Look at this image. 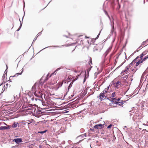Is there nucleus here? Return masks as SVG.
Listing matches in <instances>:
<instances>
[{
  "mask_svg": "<svg viewBox=\"0 0 148 148\" xmlns=\"http://www.w3.org/2000/svg\"><path fill=\"white\" fill-rule=\"evenodd\" d=\"M144 73H143L141 77V79H143L144 77Z\"/></svg>",
  "mask_w": 148,
  "mask_h": 148,
  "instance_id": "nucleus-39",
  "label": "nucleus"
},
{
  "mask_svg": "<svg viewBox=\"0 0 148 148\" xmlns=\"http://www.w3.org/2000/svg\"><path fill=\"white\" fill-rule=\"evenodd\" d=\"M135 64L134 63L132 62L129 64L130 66H132L133 65Z\"/></svg>",
  "mask_w": 148,
  "mask_h": 148,
  "instance_id": "nucleus-31",
  "label": "nucleus"
},
{
  "mask_svg": "<svg viewBox=\"0 0 148 148\" xmlns=\"http://www.w3.org/2000/svg\"><path fill=\"white\" fill-rule=\"evenodd\" d=\"M107 92V90H106V89H104V90H103L102 92V93H103L104 94H105Z\"/></svg>",
  "mask_w": 148,
  "mask_h": 148,
  "instance_id": "nucleus-30",
  "label": "nucleus"
},
{
  "mask_svg": "<svg viewBox=\"0 0 148 148\" xmlns=\"http://www.w3.org/2000/svg\"><path fill=\"white\" fill-rule=\"evenodd\" d=\"M62 84H63V83H61V84L60 85V86H62Z\"/></svg>",
  "mask_w": 148,
  "mask_h": 148,
  "instance_id": "nucleus-63",
  "label": "nucleus"
},
{
  "mask_svg": "<svg viewBox=\"0 0 148 148\" xmlns=\"http://www.w3.org/2000/svg\"><path fill=\"white\" fill-rule=\"evenodd\" d=\"M13 141L15 142L16 144H19L22 142V139L21 138L14 139L13 140Z\"/></svg>",
  "mask_w": 148,
  "mask_h": 148,
  "instance_id": "nucleus-6",
  "label": "nucleus"
},
{
  "mask_svg": "<svg viewBox=\"0 0 148 148\" xmlns=\"http://www.w3.org/2000/svg\"><path fill=\"white\" fill-rule=\"evenodd\" d=\"M148 58V55L145 56L143 58H142V59H141V60H143V62L145 61L146 59Z\"/></svg>",
  "mask_w": 148,
  "mask_h": 148,
  "instance_id": "nucleus-19",
  "label": "nucleus"
},
{
  "mask_svg": "<svg viewBox=\"0 0 148 148\" xmlns=\"http://www.w3.org/2000/svg\"><path fill=\"white\" fill-rule=\"evenodd\" d=\"M6 67H7V69H6L5 70V71H4V75H5V74L6 75V74L7 73V69H8V66H7V65H6Z\"/></svg>",
  "mask_w": 148,
  "mask_h": 148,
  "instance_id": "nucleus-28",
  "label": "nucleus"
},
{
  "mask_svg": "<svg viewBox=\"0 0 148 148\" xmlns=\"http://www.w3.org/2000/svg\"><path fill=\"white\" fill-rule=\"evenodd\" d=\"M23 69V68L22 69ZM23 71V70L22 71H21V72L20 73H17L16 74L14 75L13 76H10V80H11L12 79L13 77H15L16 76H17L19 75H21L22 74Z\"/></svg>",
  "mask_w": 148,
  "mask_h": 148,
  "instance_id": "nucleus-8",
  "label": "nucleus"
},
{
  "mask_svg": "<svg viewBox=\"0 0 148 148\" xmlns=\"http://www.w3.org/2000/svg\"><path fill=\"white\" fill-rule=\"evenodd\" d=\"M34 95L39 98H41L42 99V97L41 95H40V94H38L37 92H35L34 93Z\"/></svg>",
  "mask_w": 148,
  "mask_h": 148,
  "instance_id": "nucleus-11",
  "label": "nucleus"
},
{
  "mask_svg": "<svg viewBox=\"0 0 148 148\" xmlns=\"http://www.w3.org/2000/svg\"><path fill=\"white\" fill-rule=\"evenodd\" d=\"M17 124H18V122L16 123L15 122H14L11 126V127L12 128H16L17 127Z\"/></svg>",
  "mask_w": 148,
  "mask_h": 148,
  "instance_id": "nucleus-13",
  "label": "nucleus"
},
{
  "mask_svg": "<svg viewBox=\"0 0 148 148\" xmlns=\"http://www.w3.org/2000/svg\"><path fill=\"white\" fill-rule=\"evenodd\" d=\"M112 125V124H110L107 127V128L108 129L110 128L111 127Z\"/></svg>",
  "mask_w": 148,
  "mask_h": 148,
  "instance_id": "nucleus-37",
  "label": "nucleus"
},
{
  "mask_svg": "<svg viewBox=\"0 0 148 148\" xmlns=\"http://www.w3.org/2000/svg\"><path fill=\"white\" fill-rule=\"evenodd\" d=\"M114 22L113 21V25H111L112 27L111 30V32L110 34V36H111L114 34V36H116V33L115 31V29L114 28Z\"/></svg>",
  "mask_w": 148,
  "mask_h": 148,
  "instance_id": "nucleus-2",
  "label": "nucleus"
},
{
  "mask_svg": "<svg viewBox=\"0 0 148 148\" xmlns=\"http://www.w3.org/2000/svg\"><path fill=\"white\" fill-rule=\"evenodd\" d=\"M117 104H119V106H121L123 104H122V103H121V102H118L117 101Z\"/></svg>",
  "mask_w": 148,
  "mask_h": 148,
  "instance_id": "nucleus-29",
  "label": "nucleus"
},
{
  "mask_svg": "<svg viewBox=\"0 0 148 148\" xmlns=\"http://www.w3.org/2000/svg\"><path fill=\"white\" fill-rule=\"evenodd\" d=\"M72 148H79V147H72Z\"/></svg>",
  "mask_w": 148,
  "mask_h": 148,
  "instance_id": "nucleus-64",
  "label": "nucleus"
},
{
  "mask_svg": "<svg viewBox=\"0 0 148 148\" xmlns=\"http://www.w3.org/2000/svg\"><path fill=\"white\" fill-rule=\"evenodd\" d=\"M72 84H71V83H70V84L69 85L68 88V91L72 87Z\"/></svg>",
  "mask_w": 148,
  "mask_h": 148,
  "instance_id": "nucleus-26",
  "label": "nucleus"
},
{
  "mask_svg": "<svg viewBox=\"0 0 148 148\" xmlns=\"http://www.w3.org/2000/svg\"><path fill=\"white\" fill-rule=\"evenodd\" d=\"M132 76H133V75H131L130 74H128L122 77V78H123L124 80V82L127 83L128 82L126 80V79H128L129 80L132 81L133 80L131 78Z\"/></svg>",
  "mask_w": 148,
  "mask_h": 148,
  "instance_id": "nucleus-1",
  "label": "nucleus"
},
{
  "mask_svg": "<svg viewBox=\"0 0 148 148\" xmlns=\"http://www.w3.org/2000/svg\"><path fill=\"white\" fill-rule=\"evenodd\" d=\"M92 67V66H90V67H89L87 69H86L85 71V75H86V73L88 75V74L89 73V71L90 70L91 68Z\"/></svg>",
  "mask_w": 148,
  "mask_h": 148,
  "instance_id": "nucleus-9",
  "label": "nucleus"
},
{
  "mask_svg": "<svg viewBox=\"0 0 148 148\" xmlns=\"http://www.w3.org/2000/svg\"><path fill=\"white\" fill-rule=\"evenodd\" d=\"M110 86V85H109V86H108L107 88H105V89H107V90H108L109 89V88Z\"/></svg>",
  "mask_w": 148,
  "mask_h": 148,
  "instance_id": "nucleus-49",
  "label": "nucleus"
},
{
  "mask_svg": "<svg viewBox=\"0 0 148 148\" xmlns=\"http://www.w3.org/2000/svg\"><path fill=\"white\" fill-rule=\"evenodd\" d=\"M37 37H35V38H34V40H33V42H32V43H33V42H34V41H35L36 40V39H37ZM32 44H33V43H32V45H32Z\"/></svg>",
  "mask_w": 148,
  "mask_h": 148,
  "instance_id": "nucleus-44",
  "label": "nucleus"
},
{
  "mask_svg": "<svg viewBox=\"0 0 148 148\" xmlns=\"http://www.w3.org/2000/svg\"><path fill=\"white\" fill-rule=\"evenodd\" d=\"M19 21L20 22V25L19 28L16 30L17 31H18L20 30V29L21 28V27L22 24V22H21V21L20 20V19H19Z\"/></svg>",
  "mask_w": 148,
  "mask_h": 148,
  "instance_id": "nucleus-20",
  "label": "nucleus"
},
{
  "mask_svg": "<svg viewBox=\"0 0 148 148\" xmlns=\"http://www.w3.org/2000/svg\"><path fill=\"white\" fill-rule=\"evenodd\" d=\"M120 101V98H118L117 99H116V101L119 102Z\"/></svg>",
  "mask_w": 148,
  "mask_h": 148,
  "instance_id": "nucleus-47",
  "label": "nucleus"
},
{
  "mask_svg": "<svg viewBox=\"0 0 148 148\" xmlns=\"http://www.w3.org/2000/svg\"><path fill=\"white\" fill-rule=\"evenodd\" d=\"M127 71V70L125 69L123 71V72H126Z\"/></svg>",
  "mask_w": 148,
  "mask_h": 148,
  "instance_id": "nucleus-59",
  "label": "nucleus"
},
{
  "mask_svg": "<svg viewBox=\"0 0 148 148\" xmlns=\"http://www.w3.org/2000/svg\"><path fill=\"white\" fill-rule=\"evenodd\" d=\"M107 99L109 100L110 101H111V99H112V98L111 97H108L107 98Z\"/></svg>",
  "mask_w": 148,
  "mask_h": 148,
  "instance_id": "nucleus-43",
  "label": "nucleus"
},
{
  "mask_svg": "<svg viewBox=\"0 0 148 148\" xmlns=\"http://www.w3.org/2000/svg\"><path fill=\"white\" fill-rule=\"evenodd\" d=\"M7 130L6 126H1L0 127V130Z\"/></svg>",
  "mask_w": 148,
  "mask_h": 148,
  "instance_id": "nucleus-16",
  "label": "nucleus"
},
{
  "mask_svg": "<svg viewBox=\"0 0 148 148\" xmlns=\"http://www.w3.org/2000/svg\"><path fill=\"white\" fill-rule=\"evenodd\" d=\"M126 101H122L121 102L122 103V104H123L125 103Z\"/></svg>",
  "mask_w": 148,
  "mask_h": 148,
  "instance_id": "nucleus-45",
  "label": "nucleus"
},
{
  "mask_svg": "<svg viewBox=\"0 0 148 148\" xmlns=\"http://www.w3.org/2000/svg\"><path fill=\"white\" fill-rule=\"evenodd\" d=\"M112 100L113 101H116V98H112Z\"/></svg>",
  "mask_w": 148,
  "mask_h": 148,
  "instance_id": "nucleus-48",
  "label": "nucleus"
},
{
  "mask_svg": "<svg viewBox=\"0 0 148 148\" xmlns=\"http://www.w3.org/2000/svg\"><path fill=\"white\" fill-rule=\"evenodd\" d=\"M41 34H42V32H40L39 33H38V34L37 35V37H38V36H40Z\"/></svg>",
  "mask_w": 148,
  "mask_h": 148,
  "instance_id": "nucleus-38",
  "label": "nucleus"
},
{
  "mask_svg": "<svg viewBox=\"0 0 148 148\" xmlns=\"http://www.w3.org/2000/svg\"><path fill=\"white\" fill-rule=\"evenodd\" d=\"M90 130L93 131L94 132H95V131H94V129L93 128H90Z\"/></svg>",
  "mask_w": 148,
  "mask_h": 148,
  "instance_id": "nucleus-53",
  "label": "nucleus"
},
{
  "mask_svg": "<svg viewBox=\"0 0 148 148\" xmlns=\"http://www.w3.org/2000/svg\"><path fill=\"white\" fill-rule=\"evenodd\" d=\"M88 77L87 76V77H86V78H87ZM86 75H85V77L84 79V81H83V83H84V82H85L86 81Z\"/></svg>",
  "mask_w": 148,
  "mask_h": 148,
  "instance_id": "nucleus-33",
  "label": "nucleus"
},
{
  "mask_svg": "<svg viewBox=\"0 0 148 148\" xmlns=\"http://www.w3.org/2000/svg\"><path fill=\"white\" fill-rule=\"evenodd\" d=\"M121 82H120L119 81H118L116 82V85L115 86V87H117L118 85V84H121Z\"/></svg>",
  "mask_w": 148,
  "mask_h": 148,
  "instance_id": "nucleus-22",
  "label": "nucleus"
},
{
  "mask_svg": "<svg viewBox=\"0 0 148 148\" xmlns=\"http://www.w3.org/2000/svg\"><path fill=\"white\" fill-rule=\"evenodd\" d=\"M37 93L38 94H40V95H41L42 96L43 95L40 92H39L38 91L37 92Z\"/></svg>",
  "mask_w": 148,
  "mask_h": 148,
  "instance_id": "nucleus-46",
  "label": "nucleus"
},
{
  "mask_svg": "<svg viewBox=\"0 0 148 148\" xmlns=\"http://www.w3.org/2000/svg\"><path fill=\"white\" fill-rule=\"evenodd\" d=\"M34 97H33L31 98V99L32 101H33L34 100Z\"/></svg>",
  "mask_w": 148,
  "mask_h": 148,
  "instance_id": "nucleus-55",
  "label": "nucleus"
},
{
  "mask_svg": "<svg viewBox=\"0 0 148 148\" xmlns=\"http://www.w3.org/2000/svg\"><path fill=\"white\" fill-rule=\"evenodd\" d=\"M86 134L85 133V134H82L80 136H78L77 137V138H82L84 137H86Z\"/></svg>",
  "mask_w": 148,
  "mask_h": 148,
  "instance_id": "nucleus-15",
  "label": "nucleus"
},
{
  "mask_svg": "<svg viewBox=\"0 0 148 148\" xmlns=\"http://www.w3.org/2000/svg\"><path fill=\"white\" fill-rule=\"evenodd\" d=\"M104 124H99L95 125L93 127V128L96 129H99L102 128Z\"/></svg>",
  "mask_w": 148,
  "mask_h": 148,
  "instance_id": "nucleus-3",
  "label": "nucleus"
},
{
  "mask_svg": "<svg viewBox=\"0 0 148 148\" xmlns=\"http://www.w3.org/2000/svg\"><path fill=\"white\" fill-rule=\"evenodd\" d=\"M5 85H6V88H7L8 87H10V85L8 83H6L5 82L4 83V86L5 87V88H6V87L5 86Z\"/></svg>",
  "mask_w": 148,
  "mask_h": 148,
  "instance_id": "nucleus-18",
  "label": "nucleus"
},
{
  "mask_svg": "<svg viewBox=\"0 0 148 148\" xmlns=\"http://www.w3.org/2000/svg\"><path fill=\"white\" fill-rule=\"evenodd\" d=\"M146 41V42L147 43V42H148V39L146 41Z\"/></svg>",
  "mask_w": 148,
  "mask_h": 148,
  "instance_id": "nucleus-61",
  "label": "nucleus"
},
{
  "mask_svg": "<svg viewBox=\"0 0 148 148\" xmlns=\"http://www.w3.org/2000/svg\"><path fill=\"white\" fill-rule=\"evenodd\" d=\"M11 125H7V126H6V127H7V129H10L11 128Z\"/></svg>",
  "mask_w": 148,
  "mask_h": 148,
  "instance_id": "nucleus-35",
  "label": "nucleus"
},
{
  "mask_svg": "<svg viewBox=\"0 0 148 148\" xmlns=\"http://www.w3.org/2000/svg\"><path fill=\"white\" fill-rule=\"evenodd\" d=\"M84 131V129H81L80 130V132L81 133L83 132Z\"/></svg>",
  "mask_w": 148,
  "mask_h": 148,
  "instance_id": "nucleus-32",
  "label": "nucleus"
},
{
  "mask_svg": "<svg viewBox=\"0 0 148 148\" xmlns=\"http://www.w3.org/2000/svg\"><path fill=\"white\" fill-rule=\"evenodd\" d=\"M48 79V77H46L45 79V81H47Z\"/></svg>",
  "mask_w": 148,
  "mask_h": 148,
  "instance_id": "nucleus-52",
  "label": "nucleus"
},
{
  "mask_svg": "<svg viewBox=\"0 0 148 148\" xmlns=\"http://www.w3.org/2000/svg\"><path fill=\"white\" fill-rule=\"evenodd\" d=\"M131 66H130V65L129 66H127L126 67V70H127V71L129 69V68Z\"/></svg>",
  "mask_w": 148,
  "mask_h": 148,
  "instance_id": "nucleus-41",
  "label": "nucleus"
},
{
  "mask_svg": "<svg viewBox=\"0 0 148 148\" xmlns=\"http://www.w3.org/2000/svg\"><path fill=\"white\" fill-rule=\"evenodd\" d=\"M100 136H102L103 134V133L102 132H101L100 134Z\"/></svg>",
  "mask_w": 148,
  "mask_h": 148,
  "instance_id": "nucleus-54",
  "label": "nucleus"
},
{
  "mask_svg": "<svg viewBox=\"0 0 148 148\" xmlns=\"http://www.w3.org/2000/svg\"><path fill=\"white\" fill-rule=\"evenodd\" d=\"M147 42H146V41H144L143 42L141 45V46L143 47L144 45H145L147 44Z\"/></svg>",
  "mask_w": 148,
  "mask_h": 148,
  "instance_id": "nucleus-23",
  "label": "nucleus"
},
{
  "mask_svg": "<svg viewBox=\"0 0 148 148\" xmlns=\"http://www.w3.org/2000/svg\"><path fill=\"white\" fill-rule=\"evenodd\" d=\"M98 50V49L97 47V46H95L93 48V51H97Z\"/></svg>",
  "mask_w": 148,
  "mask_h": 148,
  "instance_id": "nucleus-24",
  "label": "nucleus"
},
{
  "mask_svg": "<svg viewBox=\"0 0 148 148\" xmlns=\"http://www.w3.org/2000/svg\"><path fill=\"white\" fill-rule=\"evenodd\" d=\"M64 46V45H63L62 46H51V47H53L54 48H56V47H61L62 46Z\"/></svg>",
  "mask_w": 148,
  "mask_h": 148,
  "instance_id": "nucleus-25",
  "label": "nucleus"
},
{
  "mask_svg": "<svg viewBox=\"0 0 148 148\" xmlns=\"http://www.w3.org/2000/svg\"><path fill=\"white\" fill-rule=\"evenodd\" d=\"M136 60L135 59H134L132 61V62H134V63L135 64V63H136Z\"/></svg>",
  "mask_w": 148,
  "mask_h": 148,
  "instance_id": "nucleus-50",
  "label": "nucleus"
},
{
  "mask_svg": "<svg viewBox=\"0 0 148 148\" xmlns=\"http://www.w3.org/2000/svg\"><path fill=\"white\" fill-rule=\"evenodd\" d=\"M127 97H130L131 96V95H127Z\"/></svg>",
  "mask_w": 148,
  "mask_h": 148,
  "instance_id": "nucleus-58",
  "label": "nucleus"
},
{
  "mask_svg": "<svg viewBox=\"0 0 148 148\" xmlns=\"http://www.w3.org/2000/svg\"><path fill=\"white\" fill-rule=\"evenodd\" d=\"M143 125H145V126H148V122H147L146 124L145 123H143Z\"/></svg>",
  "mask_w": 148,
  "mask_h": 148,
  "instance_id": "nucleus-42",
  "label": "nucleus"
},
{
  "mask_svg": "<svg viewBox=\"0 0 148 148\" xmlns=\"http://www.w3.org/2000/svg\"><path fill=\"white\" fill-rule=\"evenodd\" d=\"M111 49V47H109L103 54V56L104 57V58L106 57L108 53L110 51Z\"/></svg>",
  "mask_w": 148,
  "mask_h": 148,
  "instance_id": "nucleus-5",
  "label": "nucleus"
},
{
  "mask_svg": "<svg viewBox=\"0 0 148 148\" xmlns=\"http://www.w3.org/2000/svg\"><path fill=\"white\" fill-rule=\"evenodd\" d=\"M49 76V74H48L47 75V77H48Z\"/></svg>",
  "mask_w": 148,
  "mask_h": 148,
  "instance_id": "nucleus-62",
  "label": "nucleus"
},
{
  "mask_svg": "<svg viewBox=\"0 0 148 148\" xmlns=\"http://www.w3.org/2000/svg\"><path fill=\"white\" fill-rule=\"evenodd\" d=\"M146 106L147 107H148V102L146 103Z\"/></svg>",
  "mask_w": 148,
  "mask_h": 148,
  "instance_id": "nucleus-57",
  "label": "nucleus"
},
{
  "mask_svg": "<svg viewBox=\"0 0 148 148\" xmlns=\"http://www.w3.org/2000/svg\"><path fill=\"white\" fill-rule=\"evenodd\" d=\"M115 95V92H113L112 93V97H114Z\"/></svg>",
  "mask_w": 148,
  "mask_h": 148,
  "instance_id": "nucleus-36",
  "label": "nucleus"
},
{
  "mask_svg": "<svg viewBox=\"0 0 148 148\" xmlns=\"http://www.w3.org/2000/svg\"><path fill=\"white\" fill-rule=\"evenodd\" d=\"M52 47L51 46H48V47H45V48L42 49V50H41V51H40H40L45 49H46V48H50V47Z\"/></svg>",
  "mask_w": 148,
  "mask_h": 148,
  "instance_id": "nucleus-40",
  "label": "nucleus"
},
{
  "mask_svg": "<svg viewBox=\"0 0 148 148\" xmlns=\"http://www.w3.org/2000/svg\"><path fill=\"white\" fill-rule=\"evenodd\" d=\"M32 91L34 93L35 92H36V86L35 84H34L32 88Z\"/></svg>",
  "mask_w": 148,
  "mask_h": 148,
  "instance_id": "nucleus-10",
  "label": "nucleus"
},
{
  "mask_svg": "<svg viewBox=\"0 0 148 148\" xmlns=\"http://www.w3.org/2000/svg\"><path fill=\"white\" fill-rule=\"evenodd\" d=\"M102 29L100 31V32H101V31ZM100 32H99V34L97 36V38H98V37H99V36L100 34Z\"/></svg>",
  "mask_w": 148,
  "mask_h": 148,
  "instance_id": "nucleus-51",
  "label": "nucleus"
},
{
  "mask_svg": "<svg viewBox=\"0 0 148 148\" xmlns=\"http://www.w3.org/2000/svg\"><path fill=\"white\" fill-rule=\"evenodd\" d=\"M97 97L99 98L100 99L101 101H102L104 99L103 98H106V97L104 95V94L102 93H101L100 94L99 96H98Z\"/></svg>",
  "mask_w": 148,
  "mask_h": 148,
  "instance_id": "nucleus-4",
  "label": "nucleus"
},
{
  "mask_svg": "<svg viewBox=\"0 0 148 148\" xmlns=\"http://www.w3.org/2000/svg\"><path fill=\"white\" fill-rule=\"evenodd\" d=\"M5 75H4V74H3V78H4L5 77Z\"/></svg>",
  "mask_w": 148,
  "mask_h": 148,
  "instance_id": "nucleus-60",
  "label": "nucleus"
},
{
  "mask_svg": "<svg viewBox=\"0 0 148 148\" xmlns=\"http://www.w3.org/2000/svg\"><path fill=\"white\" fill-rule=\"evenodd\" d=\"M143 60H139L138 62H136V65H135V67L138 66L140 63H143Z\"/></svg>",
  "mask_w": 148,
  "mask_h": 148,
  "instance_id": "nucleus-14",
  "label": "nucleus"
},
{
  "mask_svg": "<svg viewBox=\"0 0 148 148\" xmlns=\"http://www.w3.org/2000/svg\"><path fill=\"white\" fill-rule=\"evenodd\" d=\"M28 108V109H31L33 107L31 105H29L27 107Z\"/></svg>",
  "mask_w": 148,
  "mask_h": 148,
  "instance_id": "nucleus-27",
  "label": "nucleus"
},
{
  "mask_svg": "<svg viewBox=\"0 0 148 148\" xmlns=\"http://www.w3.org/2000/svg\"><path fill=\"white\" fill-rule=\"evenodd\" d=\"M148 52V51L145 50L140 55V57H141V59H142V58L143 56L145 55Z\"/></svg>",
  "mask_w": 148,
  "mask_h": 148,
  "instance_id": "nucleus-7",
  "label": "nucleus"
},
{
  "mask_svg": "<svg viewBox=\"0 0 148 148\" xmlns=\"http://www.w3.org/2000/svg\"><path fill=\"white\" fill-rule=\"evenodd\" d=\"M61 69V67H60L59 68H58L54 72H53V73H52L49 76V77H51L53 75H54V74L56 75V72L57 71H59V70H60Z\"/></svg>",
  "mask_w": 148,
  "mask_h": 148,
  "instance_id": "nucleus-12",
  "label": "nucleus"
},
{
  "mask_svg": "<svg viewBox=\"0 0 148 148\" xmlns=\"http://www.w3.org/2000/svg\"><path fill=\"white\" fill-rule=\"evenodd\" d=\"M111 101L112 103H110V104H116L117 105V101H113L112 100H111Z\"/></svg>",
  "mask_w": 148,
  "mask_h": 148,
  "instance_id": "nucleus-17",
  "label": "nucleus"
},
{
  "mask_svg": "<svg viewBox=\"0 0 148 148\" xmlns=\"http://www.w3.org/2000/svg\"><path fill=\"white\" fill-rule=\"evenodd\" d=\"M47 130H45L44 131H39L38 132V133H40L41 134H43L44 133H45L46 132H47Z\"/></svg>",
  "mask_w": 148,
  "mask_h": 148,
  "instance_id": "nucleus-21",
  "label": "nucleus"
},
{
  "mask_svg": "<svg viewBox=\"0 0 148 148\" xmlns=\"http://www.w3.org/2000/svg\"><path fill=\"white\" fill-rule=\"evenodd\" d=\"M89 63H91V64H92V59H91V57H90Z\"/></svg>",
  "mask_w": 148,
  "mask_h": 148,
  "instance_id": "nucleus-34",
  "label": "nucleus"
},
{
  "mask_svg": "<svg viewBox=\"0 0 148 148\" xmlns=\"http://www.w3.org/2000/svg\"><path fill=\"white\" fill-rule=\"evenodd\" d=\"M137 58H140L141 59V57H140V55L139 56H138L137 57Z\"/></svg>",
  "mask_w": 148,
  "mask_h": 148,
  "instance_id": "nucleus-56",
  "label": "nucleus"
}]
</instances>
